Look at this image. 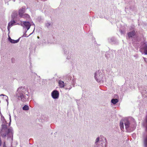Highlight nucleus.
<instances>
[{
  "label": "nucleus",
  "mask_w": 147,
  "mask_h": 147,
  "mask_svg": "<svg viewBox=\"0 0 147 147\" xmlns=\"http://www.w3.org/2000/svg\"><path fill=\"white\" fill-rule=\"evenodd\" d=\"M25 96L22 93L20 94V95L18 96L19 98H21V100L23 102L25 101L26 100V98Z\"/></svg>",
  "instance_id": "nucleus-6"
},
{
  "label": "nucleus",
  "mask_w": 147,
  "mask_h": 147,
  "mask_svg": "<svg viewBox=\"0 0 147 147\" xmlns=\"http://www.w3.org/2000/svg\"><path fill=\"white\" fill-rule=\"evenodd\" d=\"M31 34H32V33H31V34H30L29 35H31Z\"/></svg>",
  "instance_id": "nucleus-22"
},
{
  "label": "nucleus",
  "mask_w": 147,
  "mask_h": 147,
  "mask_svg": "<svg viewBox=\"0 0 147 147\" xmlns=\"http://www.w3.org/2000/svg\"><path fill=\"white\" fill-rule=\"evenodd\" d=\"M59 86L61 88H63L65 86V83L64 82L59 80Z\"/></svg>",
  "instance_id": "nucleus-8"
},
{
  "label": "nucleus",
  "mask_w": 147,
  "mask_h": 147,
  "mask_svg": "<svg viewBox=\"0 0 147 147\" xmlns=\"http://www.w3.org/2000/svg\"><path fill=\"white\" fill-rule=\"evenodd\" d=\"M31 34H32V33H31V34H30L29 35H31Z\"/></svg>",
  "instance_id": "nucleus-21"
},
{
  "label": "nucleus",
  "mask_w": 147,
  "mask_h": 147,
  "mask_svg": "<svg viewBox=\"0 0 147 147\" xmlns=\"http://www.w3.org/2000/svg\"><path fill=\"white\" fill-rule=\"evenodd\" d=\"M19 89H20V88H19L18 89V90H19Z\"/></svg>",
  "instance_id": "nucleus-20"
},
{
  "label": "nucleus",
  "mask_w": 147,
  "mask_h": 147,
  "mask_svg": "<svg viewBox=\"0 0 147 147\" xmlns=\"http://www.w3.org/2000/svg\"><path fill=\"white\" fill-rule=\"evenodd\" d=\"M9 40L10 42L12 43H16L19 41V39L17 40H15L11 39L10 38H9Z\"/></svg>",
  "instance_id": "nucleus-9"
},
{
  "label": "nucleus",
  "mask_w": 147,
  "mask_h": 147,
  "mask_svg": "<svg viewBox=\"0 0 147 147\" xmlns=\"http://www.w3.org/2000/svg\"><path fill=\"white\" fill-rule=\"evenodd\" d=\"M24 24L27 28V30H28L31 26V24L30 22H24Z\"/></svg>",
  "instance_id": "nucleus-5"
},
{
  "label": "nucleus",
  "mask_w": 147,
  "mask_h": 147,
  "mask_svg": "<svg viewBox=\"0 0 147 147\" xmlns=\"http://www.w3.org/2000/svg\"><path fill=\"white\" fill-rule=\"evenodd\" d=\"M146 123H147V116H146Z\"/></svg>",
  "instance_id": "nucleus-18"
},
{
  "label": "nucleus",
  "mask_w": 147,
  "mask_h": 147,
  "mask_svg": "<svg viewBox=\"0 0 147 147\" xmlns=\"http://www.w3.org/2000/svg\"><path fill=\"white\" fill-rule=\"evenodd\" d=\"M37 38H39V36H37Z\"/></svg>",
  "instance_id": "nucleus-19"
},
{
  "label": "nucleus",
  "mask_w": 147,
  "mask_h": 147,
  "mask_svg": "<svg viewBox=\"0 0 147 147\" xmlns=\"http://www.w3.org/2000/svg\"><path fill=\"white\" fill-rule=\"evenodd\" d=\"M11 131V129L8 128L6 125H2V128L1 130V136L3 138L5 137Z\"/></svg>",
  "instance_id": "nucleus-1"
},
{
  "label": "nucleus",
  "mask_w": 147,
  "mask_h": 147,
  "mask_svg": "<svg viewBox=\"0 0 147 147\" xmlns=\"http://www.w3.org/2000/svg\"><path fill=\"white\" fill-rule=\"evenodd\" d=\"M19 15L21 18H29V16L26 13H24L22 10H20L19 11Z\"/></svg>",
  "instance_id": "nucleus-2"
},
{
  "label": "nucleus",
  "mask_w": 147,
  "mask_h": 147,
  "mask_svg": "<svg viewBox=\"0 0 147 147\" xmlns=\"http://www.w3.org/2000/svg\"><path fill=\"white\" fill-rule=\"evenodd\" d=\"M23 109L24 110H28L29 109V107L27 105H25L24 107H23Z\"/></svg>",
  "instance_id": "nucleus-14"
},
{
  "label": "nucleus",
  "mask_w": 147,
  "mask_h": 147,
  "mask_svg": "<svg viewBox=\"0 0 147 147\" xmlns=\"http://www.w3.org/2000/svg\"><path fill=\"white\" fill-rule=\"evenodd\" d=\"M143 49L144 50V53L146 55H147V45H145L143 48Z\"/></svg>",
  "instance_id": "nucleus-10"
},
{
  "label": "nucleus",
  "mask_w": 147,
  "mask_h": 147,
  "mask_svg": "<svg viewBox=\"0 0 147 147\" xmlns=\"http://www.w3.org/2000/svg\"><path fill=\"white\" fill-rule=\"evenodd\" d=\"M17 16V13H13V14L11 16H12V18H13V19H14V18H15Z\"/></svg>",
  "instance_id": "nucleus-16"
},
{
  "label": "nucleus",
  "mask_w": 147,
  "mask_h": 147,
  "mask_svg": "<svg viewBox=\"0 0 147 147\" xmlns=\"http://www.w3.org/2000/svg\"><path fill=\"white\" fill-rule=\"evenodd\" d=\"M59 93L58 92L57 90L53 91L51 93V96L54 99H56L58 98Z\"/></svg>",
  "instance_id": "nucleus-3"
},
{
  "label": "nucleus",
  "mask_w": 147,
  "mask_h": 147,
  "mask_svg": "<svg viewBox=\"0 0 147 147\" xmlns=\"http://www.w3.org/2000/svg\"><path fill=\"white\" fill-rule=\"evenodd\" d=\"M118 100L117 99H113L111 100V102L112 103H113L114 104H116L118 102Z\"/></svg>",
  "instance_id": "nucleus-11"
},
{
  "label": "nucleus",
  "mask_w": 147,
  "mask_h": 147,
  "mask_svg": "<svg viewBox=\"0 0 147 147\" xmlns=\"http://www.w3.org/2000/svg\"><path fill=\"white\" fill-rule=\"evenodd\" d=\"M120 128L121 130H122V129H123L124 125H123V122L122 121H121L120 122Z\"/></svg>",
  "instance_id": "nucleus-13"
},
{
  "label": "nucleus",
  "mask_w": 147,
  "mask_h": 147,
  "mask_svg": "<svg viewBox=\"0 0 147 147\" xmlns=\"http://www.w3.org/2000/svg\"><path fill=\"white\" fill-rule=\"evenodd\" d=\"M144 144L146 147H147V137H146L144 140Z\"/></svg>",
  "instance_id": "nucleus-15"
},
{
  "label": "nucleus",
  "mask_w": 147,
  "mask_h": 147,
  "mask_svg": "<svg viewBox=\"0 0 147 147\" xmlns=\"http://www.w3.org/2000/svg\"><path fill=\"white\" fill-rule=\"evenodd\" d=\"M129 123L128 121H126L125 122V126L126 128H128L129 126Z\"/></svg>",
  "instance_id": "nucleus-12"
},
{
  "label": "nucleus",
  "mask_w": 147,
  "mask_h": 147,
  "mask_svg": "<svg viewBox=\"0 0 147 147\" xmlns=\"http://www.w3.org/2000/svg\"><path fill=\"white\" fill-rule=\"evenodd\" d=\"M135 34L136 33L135 31L133 30L128 32V35L129 37H132L135 35Z\"/></svg>",
  "instance_id": "nucleus-7"
},
{
  "label": "nucleus",
  "mask_w": 147,
  "mask_h": 147,
  "mask_svg": "<svg viewBox=\"0 0 147 147\" xmlns=\"http://www.w3.org/2000/svg\"><path fill=\"white\" fill-rule=\"evenodd\" d=\"M16 23V22L14 20H11L8 24L7 26V29L9 30L11 27L13 25Z\"/></svg>",
  "instance_id": "nucleus-4"
},
{
  "label": "nucleus",
  "mask_w": 147,
  "mask_h": 147,
  "mask_svg": "<svg viewBox=\"0 0 147 147\" xmlns=\"http://www.w3.org/2000/svg\"><path fill=\"white\" fill-rule=\"evenodd\" d=\"M99 140V137H98L96 139V143L98 142Z\"/></svg>",
  "instance_id": "nucleus-17"
}]
</instances>
